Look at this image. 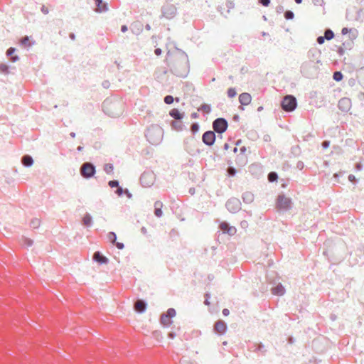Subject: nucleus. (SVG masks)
<instances>
[{
	"instance_id": "51",
	"label": "nucleus",
	"mask_w": 364,
	"mask_h": 364,
	"mask_svg": "<svg viewBox=\"0 0 364 364\" xmlns=\"http://www.w3.org/2000/svg\"><path fill=\"white\" fill-rule=\"evenodd\" d=\"M222 313L225 316H227L229 315L230 311L228 309H223Z\"/></svg>"
},
{
	"instance_id": "13",
	"label": "nucleus",
	"mask_w": 364,
	"mask_h": 364,
	"mask_svg": "<svg viewBox=\"0 0 364 364\" xmlns=\"http://www.w3.org/2000/svg\"><path fill=\"white\" fill-rule=\"evenodd\" d=\"M107 238L112 244H114L119 250H122L124 247L122 242H117V235L114 232H109L107 234Z\"/></svg>"
},
{
	"instance_id": "64",
	"label": "nucleus",
	"mask_w": 364,
	"mask_h": 364,
	"mask_svg": "<svg viewBox=\"0 0 364 364\" xmlns=\"http://www.w3.org/2000/svg\"><path fill=\"white\" fill-rule=\"evenodd\" d=\"M198 117L197 114L196 113H193L191 114V117L192 118H196Z\"/></svg>"
},
{
	"instance_id": "31",
	"label": "nucleus",
	"mask_w": 364,
	"mask_h": 364,
	"mask_svg": "<svg viewBox=\"0 0 364 364\" xmlns=\"http://www.w3.org/2000/svg\"><path fill=\"white\" fill-rule=\"evenodd\" d=\"M227 94L228 97L233 98L236 96L237 92L235 88L230 87L228 90Z\"/></svg>"
},
{
	"instance_id": "47",
	"label": "nucleus",
	"mask_w": 364,
	"mask_h": 364,
	"mask_svg": "<svg viewBox=\"0 0 364 364\" xmlns=\"http://www.w3.org/2000/svg\"><path fill=\"white\" fill-rule=\"evenodd\" d=\"M348 180L350 181V182H356V178L355 177L354 175L353 174H350L348 177Z\"/></svg>"
},
{
	"instance_id": "7",
	"label": "nucleus",
	"mask_w": 364,
	"mask_h": 364,
	"mask_svg": "<svg viewBox=\"0 0 364 364\" xmlns=\"http://www.w3.org/2000/svg\"><path fill=\"white\" fill-rule=\"evenodd\" d=\"M203 142L208 145L211 146L214 144L215 141V134L213 131H207L205 132L202 136Z\"/></svg>"
},
{
	"instance_id": "17",
	"label": "nucleus",
	"mask_w": 364,
	"mask_h": 364,
	"mask_svg": "<svg viewBox=\"0 0 364 364\" xmlns=\"http://www.w3.org/2000/svg\"><path fill=\"white\" fill-rule=\"evenodd\" d=\"M135 310L138 312H144L146 309V304L141 300H138L134 304Z\"/></svg>"
},
{
	"instance_id": "25",
	"label": "nucleus",
	"mask_w": 364,
	"mask_h": 364,
	"mask_svg": "<svg viewBox=\"0 0 364 364\" xmlns=\"http://www.w3.org/2000/svg\"><path fill=\"white\" fill-rule=\"evenodd\" d=\"M210 110H211L210 106L209 105H207V104H203L198 108V111H201V112H203L205 114L210 113Z\"/></svg>"
},
{
	"instance_id": "14",
	"label": "nucleus",
	"mask_w": 364,
	"mask_h": 364,
	"mask_svg": "<svg viewBox=\"0 0 364 364\" xmlns=\"http://www.w3.org/2000/svg\"><path fill=\"white\" fill-rule=\"evenodd\" d=\"M252 97L250 94L247 92H243L239 95V102L241 105H248L251 103Z\"/></svg>"
},
{
	"instance_id": "60",
	"label": "nucleus",
	"mask_w": 364,
	"mask_h": 364,
	"mask_svg": "<svg viewBox=\"0 0 364 364\" xmlns=\"http://www.w3.org/2000/svg\"><path fill=\"white\" fill-rule=\"evenodd\" d=\"M205 299H210V294H209V293H206V294H205Z\"/></svg>"
},
{
	"instance_id": "41",
	"label": "nucleus",
	"mask_w": 364,
	"mask_h": 364,
	"mask_svg": "<svg viewBox=\"0 0 364 364\" xmlns=\"http://www.w3.org/2000/svg\"><path fill=\"white\" fill-rule=\"evenodd\" d=\"M259 1L264 6H268L270 3V0H259Z\"/></svg>"
},
{
	"instance_id": "8",
	"label": "nucleus",
	"mask_w": 364,
	"mask_h": 364,
	"mask_svg": "<svg viewBox=\"0 0 364 364\" xmlns=\"http://www.w3.org/2000/svg\"><path fill=\"white\" fill-rule=\"evenodd\" d=\"M338 107L344 112H348L351 108V100L348 97H343L338 101Z\"/></svg>"
},
{
	"instance_id": "49",
	"label": "nucleus",
	"mask_w": 364,
	"mask_h": 364,
	"mask_svg": "<svg viewBox=\"0 0 364 364\" xmlns=\"http://www.w3.org/2000/svg\"><path fill=\"white\" fill-rule=\"evenodd\" d=\"M355 169H356L357 171H360V170H362V168H363V166H362V164H361L360 163H357V164H355Z\"/></svg>"
},
{
	"instance_id": "43",
	"label": "nucleus",
	"mask_w": 364,
	"mask_h": 364,
	"mask_svg": "<svg viewBox=\"0 0 364 364\" xmlns=\"http://www.w3.org/2000/svg\"><path fill=\"white\" fill-rule=\"evenodd\" d=\"M228 172L230 176H235V174L236 173V171L233 168H229L228 170Z\"/></svg>"
},
{
	"instance_id": "56",
	"label": "nucleus",
	"mask_w": 364,
	"mask_h": 364,
	"mask_svg": "<svg viewBox=\"0 0 364 364\" xmlns=\"http://www.w3.org/2000/svg\"><path fill=\"white\" fill-rule=\"evenodd\" d=\"M245 151H246V147H245V146H242V147L240 148V152H241L242 154H245Z\"/></svg>"
},
{
	"instance_id": "28",
	"label": "nucleus",
	"mask_w": 364,
	"mask_h": 364,
	"mask_svg": "<svg viewBox=\"0 0 364 364\" xmlns=\"http://www.w3.org/2000/svg\"><path fill=\"white\" fill-rule=\"evenodd\" d=\"M113 170H114V167L112 164H106L104 166V171L108 174L112 173L113 172Z\"/></svg>"
},
{
	"instance_id": "23",
	"label": "nucleus",
	"mask_w": 364,
	"mask_h": 364,
	"mask_svg": "<svg viewBox=\"0 0 364 364\" xmlns=\"http://www.w3.org/2000/svg\"><path fill=\"white\" fill-rule=\"evenodd\" d=\"M83 225L90 226L92 225V218L90 214L86 213L82 218Z\"/></svg>"
},
{
	"instance_id": "3",
	"label": "nucleus",
	"mask_w": 364,
	"mask_h": 364,
	"mask_svg": "<svg viewBox=\"0 0 364 364\" xmlns=\"http://www.w3.org/2000/svg\"><path fill=\"white\" fill-rule=\"evenodd\" d=\"M162 16L167 18L171 19L175 17L177 13V9L175 5L166 2L161 8Z\"/></svg>"
},
{
	"instance_id": "63",
	"label": "nucleus",
	"mask_w": 364,
	"mask_h": 364,
	"mask_svg": "<svg viewBox=\"0 0 364 364\" xmlns=\"http://www.w3.org/2000/svg\"><path fill=\"white\" fill-rule=\"evenodd\" d=\"M145 28H146V30H148V31H149V30L151 29V26H150V25H149V24H146V26H145Z\"/></svg>"
},
{
	"instance_id": "36",
	"label": "nucleus",
	"mask_w": 364,
	"mask_h": 364,
	"mask_svg": "<svg viewBox=\"0 0 364 364\" xmlns=\"http://www.w3.org/2000/svg\"><path fill=\"white\" fill-rule=\"evenodd\" d=\"M294 13L291 11H287L284 13V17L286 19H292L294 18Z\"/></svg>"
},
{
	"instance_id": "15",
	"label": "nucleus",
	"mask_w": 364,
	"mask_h": 364,
	"mask_svg": "<svg viewBox=\"0 0 364 364\" xmlns=\"http://www.w3.org/2000/svg\"><path fill=\"white\" fill-rule=\"evenodd\" d=\"M271 291L274 295L277 296H282L285 294L286 291L284 287L281 284H279L276 287H273Z\"/></svg>"
},
{
	"instance_id": "9",
	"label": "nucleus",
	"mask_w": 364,
	"mask_h": 364,
	"mask_svg": "<svg viewBox=\"0 0 364 364\" xmlns=\"http://www.w3.org/2000/svg\"><path fill=\"white\" fill-rule=\"evenodd\" d=\"M227 209L231 213H236L240 208V203L237 199H230L225 205Z\"/></svg>"
},
{
	"instance_id": "48",
	"label": "nucleus",
	"mask_w": 364,
	"mask_h": 364,
	"mask_svg": "<svg viewBox=\"0 0 364 364\" xmlns=\"http://www.w3.org/2000/svg\"><path fill=\"white\" fill-rule=\"evenodd\" d=\"M330 145V142L328 141H324L323 143H322V146L324 148V149H327Z\"/></svg>"
},
{
	"instance_id": "34",
	"label": "nucleus",
	"mask_w": 364,
	"mask_h": 364,
	"mask_svg": "<svg viewBox=\"0 0 364 364\" xmlns=\"http://www.w3.org/2000/svg\"><path fill=\"white\" fill-rule=\"evenodd\" d=\"M166 315L169 317L170 318H172L173 317H174L176 316V311L174 309H168Z\"/></svg>"
},
{
	"instance_id": "12",
	"label": "nucleus",
	"mask_w": 364,
	"mask_h": 364,
	"mask_svg": "<svg viewBox=\"0 0 364 364\" xmlns=\"http://www.w3.org/2000/svg\"><path fill=\"white\" fill-rule=\"evenodd\" d=\"M95 4V11L97 13L105 12L108 10V6L106 3H104L102 0H93Z\"/></svg>"
},
{
	"instance_id": "27",
	"label": "nucleus",
	"mask_w": 364,
	"mask_h": 364,
	"mask_svg": "<svg viewBox=\"0 0 364 364\" xmlns=\"http://www.w3.org/2000/svg\"><path fill=\"white\" fill-rule=\"evenodd\" d=\"M242 198L245 202L250 203L253 200V195L250 193H244Z\"/></svg>"
},
{
	"instance_id": "42",
	"label": "nucleus",
	"mask_w": 364,
	"mask_h": 364,
	"mask_svg": "<svg viewBox=\"0 0 364 364\" xmlns=\"http://www.w3.org/2000/svg\"><path fill=\"white\" fill-rule=\"evenodd\" d=\"M123 193H124L123 189H122L121 187L118 186V187H117V191H116V193H117L119 196H121L123 194Z\"/></svg>"
},
{
	"instance_id": "32",
	"label": "nucleus",
	"mask_w": 364,
	"mask_h": 364,
	"mask_svg": "<svg viewBox=\"0 0 364 364\" xmlns=\"http://www.w3.org/2000/svg\"><path fill=\"white\" fill-rule=\"evenodd\" d=\"M333 78L336 81H341L343 79V74L339 71H336L333 73Z\"/></svg>"
},
{
	"instance_id": "16",
	"label": "nucleus",
	"mask_w": 364,
	"mask_h": 364,
	"mask_svg": "<svg viewBox=\"0 0 364 364\" xmlns=\"http://www.w3.org/2000/svg\"><path fill=\"white\" fill-rule=\"evenodd\" d=\"M169 115L176 120H181L183 118L184 114L180 112L178 109L173 108L170 110Z\"/></svg>"
},
{
	"instance_id": "4",
	"label": "nucleus",
	"mask_w": 364,
	"mask_h": 364,
	"mask_svg": "<svg viewBox=\"0 0 364 364\" xmlns=\"http://www.w3.org/2000/svg\"><path fill=\"white\" fill-rule=\"evenodd\" d=\"M95 173V166L89 162L84 163L80 168V174L85 178L93 176Z\"/></svg>"
},
{
	"instance_id": "11",
	"label": "nucleus",
	"mask_w": 364,
	"mask_h": 364,
	"mask_svg": "<svg viewBox=\"0 0 364 364\" xmlns=\"http://www.w3.org/2000/svg\"><path fill=\"white\" fill-rule=\"evenodd\" d=\"M214 330L219 334H223L227 330V325L225 321L219 320L214 325Z\"/></svg>"
},
{
	"instance_id": "10",
	"label": "nucleus",
	"mask_w": 364,
	"mask_h": 364,
	"mask_svg": "<svg viewBox=\"0 0 364 364\" xmlns=\"http://www.w3.org/2000/svg\"><path fill=\"white\" fill-rule=\"evenodd\" d=\"M219 228L223 233H227L231 236L237 232V229L234 226H230L227 222L220 223Z\"/></svg>"
},
{
	"instance_id": "21",
	"label": "nucleus",
	"mask_w": 364,
	"mask_h": 364,
	"mask_svg": "<svg viewBox=\"0 0 364 364\" xmlns=\"http://www.w3.org/2000/svg\"><path fill=\"white\" fill-rule=\"evenodd\" d=\"M33 163V160L31 156L26 155L22 158V164L25 166H31Z\"/></svg>"
},
{
	"instance_id": "18",
	"label": "nucleus",
	"mask_w": 364,
	"mask_h": 364,
	"mask_svg": "<svg viewBox=\"0 0 364 364\" xmlns=\"http://www.w3.org/2000/svg\"><path fill=\"white\" fill-rule=\"evenodd\" d=\"M15 50L16 49L14 48H9L6 51V55L11 56L10 60L14 63L16 62L19 59V58L17 55H13Z\"/></svg>"
},
{
	"instance_id": "61",
	"label": "nucleus",
	"mask_w": 364,
	"mask_h": 364,
	"mask_svg": "<svg viewBox=\"0 0 364 364\" xmlns=\"http://www.w3.org/2000/svg\"><path fill=\"white\" fill-rule=\"evenodd\" d=\"M124 193L127 194V196H128L129 197H131V194L129 193V191L128 190H125L124 191Z\"/></svg>"
},
{
	"instance_id": "37",
	"label": "nucleus",
	"mask_w": 364,
	"mask_h": 364,
	"mask_svg": "<svg viewBox=\"0 0 364 364\" xmlns=\"http://www.w3.org/2000/svg\"><path fill=\"white\" fill-rule=\"evenodd\" d=\"M193 134H196L199 130V125L197 123H193L191 127Z\"/></svg>"
},
{
	"instance_id": "55",
	"label": "nucleus",
	"mask_w": 364,
	"mask_h": 364,
	"mask_svg": "<svg viewBox=\"0 0 364 364\" xmlns=\"http://www.w3.org/2000/svg\"><path fill=\"white\" fill-rule=\"evenodd\" d=\"M102 85H103L104 87L107 88L109 87V83L108 81H105V82H103Z\"/></svg>"
},
{
	"instance_id": "58",
	"label": "nucleus",
	"mask_w": 364,
	"mask_h": 364,
	"mask_svg": "<svg viewBox=\"0 0 364 364\" xmlns=\"http://www.w3.org/2000/svg\"><path fill=\"white\" fill-rule=\"evenodd\" d=\"M70 38L72 39V40H75V36L74 33H70Z\"/></svg>"
},
{
	"instance_id": "45",
	"label": "nucleus",
	"mask_w": 364,
	"mask_h": 364,
	"mask_svg": "<svg viewBox=\"0 0 364 364\" xmlns=\"http://www.w3.org/2000/svg\"><path fill=\"white\" fill-rule=\"evenodd\" d=\"M163 206V204L161 201H156L155 203H154V208H161Z\"/></svg>"
},
{
	"instance_id": "26",
	"label": "nucleus",
	"mask_w": 364,
	"mask_h": 364,
	"mask_svg": "<svg viewBox=\"0 0 364 364\" xmlns=\"http://www.w3.org/2000/svg\"><path fill=\"white\" fill-rule=\"evenodd\" d=\"M333 37H334V33L331 30H330V29L326 30V31L324 33L325 39L331 40Z\"/></svg>"
},
{
	"instance_id": "54",
	"label": "nucleus",
	"mask_w": 364,
	"mask_h": 364,
	"mask_svg": "<svg viewBox=\"0 0 364 364\" xmlns=\"http://www.w3.org/2000/svg\"><path fill=\"white\" fill-rule=\"evenodd\" d=\"M32 223H33V228H36V227H38V225L39 224V221L38 220L33 221Z\"/></svg>"
},
{
	"instance_id": "24",
	"label": "nucleus",
	"mask_w": 364,
	"mask_h": 364,
	"mask_svg": "<svg viewBox=\"0 0 364 364\" xmlns=\"http://www.w3.org/2000/svg\"><path fill=\"white\" fill-rule=\"evenodd\" d=\"M171 125V127L176 131H181L183 129V124L181 122L173 121Z\"/></svg>"
},
{
	"instance_id": "20",
	"label": "nucleus",
	"mask_w": 364,
	"mask_h": 364,
	"mask_svg": "<svg viewBox=\"0 0 364 364\" xmlns=\"http://www.w3.org/2000/svg\"><path fill=\"white\" fill-rule=\"evenodd\" d=\"M93 258L95 260H96L97 262H98L100 263H107V259L105 257L101 255L99 252H96L94 254Z\"/></svg>"
},
{
	"instance_id": "44",
	"label": "nucleus",
	"mask_w": 364,
	"mask_h": 364,
	"mask_svg": "<svg viewBox=\"0 0 364 364\" xmlns=\"http://www.w3.org/2000/svg\"><path fill=\"white\" fill-rule=\"evenodd\" d=\"M304 164L302 161H299L297 162L296 164V167L300 169V170H302L304 168Z\"/></svg>"
},
{
	"instance_id": "6",
	"label": "nucleus",
	"mask_w": 364,
	"mask_h": 364,
	"mask_svg": "<svg viewBox=\"0 0 364 364\" xmlns=\"http://www.w3.org/2000/svg\"><path fill=\"white\" fill-rule=\"evenodd\" d=\"M154 181V176L152 173L144 172L140 177V183L144 187H150Z\"/></svg>"
},
{
	"instance_id": "46",
	"label": "nucleus",
	"mask_w": 364,
	"mask_h": 364,
	"mask_svg": "<svg viewBox=\"0 0 364 364\" xmlns=\"http://www.w3.org/2000/svg\"><path fill=\"white\" fill-rule=\"evenodd\" d=\"M324 36H318L316 41L318 44H322L324 42Z\"/></svg>"
},
{
	"instance_id": "1",
	"label": "nucleus",
	"mask_w": 364,
	"mask_h": 364,
	"mask_svg": "<svg viewBox=\"0 0 364 364\" xmlns=\"http://www.w3.org/2000/svg\"><path fill=\"white\" fill-rule=\"evenodd\" d=\"M293 203L291 198L287 196L284 193H280L278 195L276 203L275 208L277 210L279 211H287L289 210L292 207Z\"/></svg>"
},
{
	"instance_id": "57",
	"label": "nucleus",
	"mask_w": 364,
	"mask_h": 364,
	"mask_svg": "<svg viewBox=\"0 0 364 364\" xmlns=\"http://www.w3.org/2000/svg\"><path fill=\"white\" fill-rule=\"evenodd\" d=\"M247 225V221L244 220V221H242V222H241V226H242V228H245V227H246Z\"/></svg>"
},
{
	"instance_id": "62",
	"label": "nucleus",
	"mask_w": 364,
	"mask_h": 364,
	"mask_svg": "<svg viewBox=\"0 0 364 364\" xmlns=\"http://www.w3.org/2000/svg\"><path fill=\"white\" fill-rule=\"evenodd\" d=\"M141 232L144 233V234H146V229L145 228H141Z\"/></svg>"
},
{
	"instance_id": "30",
	"label": "nucleus",
	"mask_w": 364,
	"mask_h": 364,
	"mask_svg": "<svg viewBox=\"0 0 364 364\" xmlns=\"http://www.w3.org/2000/svg\"><path fill=\"white\" fill-rule=\"evenodd\" d=\"M0 73L8 74L9 73V66L4 63L0 64Z\"/></svg>"
},
{
	"instance_id": "2",
	"label": "nucleus",
	"mask_w": 364,
	"mask_h": 364,
	"mask_svg": "<svg viewBox=\"0 0 364 364\" xmlns=\"http://www.w3.org/2000/svg\"><path fill=\"white\" fill-rule=\"evenodd\" d=\"M282 109L286 112L294 111L297 105L296 98L292 95L285 96L281 103Z\"/></svg>"
},
{
	"instance_id": "38",
	"label": "nucleus",
	"mask_w": 364,
	"mask_h": 364,
	"mask_svg": "<svg viewBox=\"0 0 364 364\" xmlns=\"http://www.w3.org/2000/svg\"><path fill=\"white\" fill-rule=\"evenodd\" d=\"M154 214H155V215H156V217H158V218L161 217V216H162V214H163L162 210H161V208H154Z\"/></svg>"
},
{
	"instance_id": "53",
	"label": "nucleus",
	"mask_w": 364,
	"mask_h": 364,
	"mask_svg": "<svg viewBox=\"0 0 364 364\" xmlns=\"http://www.w3.org/2000/svg\"><path fill=\"white\" fill-rule=\"evenodd\" d=\"M128 30L127 26L126 25H123L121 27L122 32L124 33Z\"/></svg>"
},
{
	"instance_id": "29",
	"label": "nucleus",
	"mask_w": 364,
	"mask_h": 364,
	"mask_svg": "<svg viewBox=\"0 0 364 364\" xmlns=\"http://www.w3.org/2000/svg\"><path fill=\"white\" fill-rule=\"evenodd\" d=\"M20 43L21 45H23L26 47H30L31 46V44L29 42V38L28 36H25V37L22 38L20 40Z\"/></svg>"
},
{
	"instance_id": "52",
	"label": "nucleus",
	"mask_w": 364,
	"mask_h": 364,
	"mask_svg": "<svg viewBox=\"0 0 364 364\" xmlns=\"http://www.w3.org/2000/svg\"><path fill=\"white\" fill-rule=\"evenodd\" d=\"M349 29L348 28H343L342 30H341V33L343 35H346L347 34L348 32H349Z\"/></svg>"
},
{
	"instance_id": "59",
	"label": "nucleus",
	"mask_w": 364,
	"mask_h": 364,
	"mask_svg": "<svg viewBox=\"0 0 364 364\" xmlns=\"http://www.w3.org/2000/svg\"><path fill=\"white\" fill-rule=\"evenodd\" d=\"M204 304L207 306H209L210 305L209 299H205L204 301Z\"/></svg>"
},
{
	"instance_id": "40",
	"label": "nucleus",
	"mask_w": 364,
	"mask_h": 364,
	"mask_svg": "<svg viewBox=\"0 0 364 364\" xmlns=\"http://www.w3.org/2000/svg\"><path fill=\"white\" fill-rule=\"evenodd\" d=\"M41 10L43 14H48L49 13L48 9L45 5L41 6Z\"/></svg>"
},
{
	"instance_id": "35",
	"label": "nucleus",
	"mask_w": 364,
	"mask_h": 364,
	"mask_svg": "<svg viewBox=\"0 0 364 364\" xmlns=\"http://www.w3.org/2000/svg\"><path fill=\"white\" fill-rule=\"evenodd\" d=\"M173 101H174V99H173V96H171V95H166L164 97V102L167 105L172 104Z\"/></svg>"
},
{
	"instance_id": "5",
	"label": "nucleus",
	"mask_w": 364,
	"mask_h": 364,
	"mask_svg": "<svg viewBox=\"0 0 364 364\" xmlns=\"http://www.w3.org/2000/svg\"><path fill=\"white\" fill-rule=\"evenodd\" d=\"M213 128L214 132L222 134L228 128V122L224 118H218L213 122Z\"/></svg>"
},
{
	"instance_id": "19",
	"label": "nucleus",
	"mask_w": 364,
	"mask_h": 364,
	"mask_svg": "<svg viewBox=\"0 0 364 364\" xmlns=\"http://www.w3.org/2000/svg\"><path fill=\"white\" fill-rule=\"evenodd\" d=\"M161 323L164 326H169L172 323L171 318L168 317L166 314H163L160 318Z\"/></svg>"
},
{
	"instance_id": "22",
	"label": "nucleus",
	"mask_w": 364,
	"mask_h": 364,
	"mask_svg": "<svg viewBox=\"0 0 364 364\" xmlns=\"http://www.w3.org/2000/svg\"><path fill=\"white\" fill-rule=\"evenodd\" d=\"M154 132V129H148V131H147V132L146 134V138L152 144L157 143L158 141L159 140V139H154L152 138V135H153Z\"/></svg>"
},
{
	"instance_id": "33",
	"label": "nucleus",
	"mask_w": 364,
	"mask_h": 364,
	"mask_svg": "<svg viewBox=\"0 0 364 364\" xmlns=\"http://www.w3.org/2000/svg\"><path fill=\"white\" fill-rule=\"evenodd\" d=\"M278 178V176L277 174V173L275 172H270L268 175V180L270 181V182H273V181H275Z\"/></svg>"
},
{
	"instance_id": "39",
	"label": "nucleus",
	"mask_w": 364,
	"mask_h": 364,
	"mask_svg": "<svg viewBox=\"0 0 364 364\" xmlns=\"http://www.w3.org/2000/svg\"><path fill=\"white\" fill-rule=\"evenodd\" d=\"M108 184L111 188L119 186V183L117 181H110Z\"/></svg>"
},
{
	"instance_id": "50",
	"label": "nucleus",
	"mask_w": 364,
	"mask_h": 364,
	"mask_svg": "<svg viewBox=\"0 0 364 364\" xmlns=\"http://www.w3.org/2000/svg\"><path fill=\"white\" fill-rule=\"evenodd\" d=\"M162 53V50L161 48H156L155 50H154V53L156 55H160Z\"/></svg>"
}]
</instances>
